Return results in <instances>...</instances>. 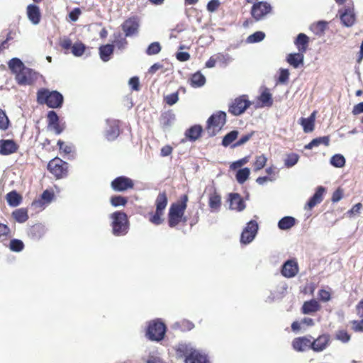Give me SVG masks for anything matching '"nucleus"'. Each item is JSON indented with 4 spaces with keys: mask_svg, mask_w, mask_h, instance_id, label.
Here are the masks:
<instances>
[{
    "mask_svg": "<svg viewBox=\"0 0 363 363\" xmlns=\"http://www.w3.org/2000/svg\"><path fill=\"white\" fill-rule=\"evenodd\" d=\"M108 128L105 132V137L109 141L116 140L120 135L119 121L114 119L106 120Z\"/></svg>",
    "mask_w": 363,
    "mask_h": 363,
    "instance_id": "16",
    "label": "nucleus"
},
{
    "mask_svg": "<svg viewBox=\"0 0 363 363\" xmlns=\"http://www.w3.org/2000/svg\"><path fill=\"white\" fill-rule=\"evenodd\" d=\"M296 224V219L291 216H285L279 220L278 227L279 229L286 230L291 228Z\"/></svg>",
    "mask_w": 363,
    "mask_h": 363,
    "instance_id": "36",
    "label": "nucleus"
},
{
    "mask_svg": "<svg viewBox=\"0 0 363 363\" xmlns=\"http://www.w3.org/2000/svg\"><path fill=\"white\" fill-rule=\"evenodd\" d=\"M230 208L233 210H236L238 211H241L245 209V204L242 197L239 194L233 193L230 194Z\"/></svg>",
    "mask_w": 363,
    "mask_h": 363,
    "instance_id": "26",
    "label": "nucleus"
},
{
    "mask_svg": "<svg viewBox=\"0 0 363 363\" xmlns=\"http://www.w3.org/2000/svg\"><path fill=\"white\" fill-rule=\"evenodd\" d=\"M128 84L135 91L140 90V82L139 78L138 77H131L129 79Z\"/></svg>",
    "mask_w": 363,
    "mask_h": 363,
    "instance_id": "63",
    "label": "nucleus"
},
{
    "mask_svg": "<svg viewBox=\"0 0 363 363\" xmlns=\"http://www.w3.org/2000/svg\"><path fill=\"white\" fill-rule=\"evenodd\" d=\"M315 112L311 113L308 118H301L299 123L302 125L305 133H311L315 128Z\"/></svg>",
    "mask_w": 363,
    "mask_h": 363,
    "instance_id": "27",
    "label": "nucleus"
},
{
    "mask_svg": "<svg viewBox=\"0 0 363 363\" xmlns=\"http://www.w3.org/2000/svg\"><path fill=\"white\" fill-rule=\"evenodd\" d=\"M167 327L160 319L150 321L147 324L145 336L151 341L159 342L164 339Z\"/></svg>",
    "mask_w": 363,
    "mask_h": 363,
    "instance_id": "5",
    "label": "nucleus"
},
{
    "mask_svg": "<svg viewBox=\"0 0 363 363\" xmlns=\"http://www.w3.org/2000/svg\"><path fill=\"white\" fill-rule=\"evenodd\" d=\"M320 145L328 146L330 145V136H323L313 139L308 144L304 146V149L311 150L314 147H318Z\"/></svg>",
    "mask_w": 363,
    "mask_h": 363,
    "instance_id": "33",
    "label": "nucleus"
},
{
    "mask_svg": "<svg viewBox=\"0 0 363 363\" xmlns=\"http://www.w3.org/2000/svg\"><path fill=\"white\" fill-rule=\"evenodd\" d=\"M26 15L32 24L38 25L40 23L42 18L41 11L35 4H30L27 6Z\"/></svg>",
    "mask_w": 363,
    "mask_h": 363,
    "instance_id": "18",
    "label": "nucleus"
},
{
    "mask_svg": "<svg viewBox=\"0 0 363 363\" xmlns=\"http://www.w3.org/2000/svg\"><path fill=\"white\" fill-rule=\"evenodd\" d=\"M16 145L10 140H0V154L7 155L16 150Z\"/></svg>",
    "mask_w": 363,
    "mask_h": 363,
    "instance_id": "29",
    "label": "nucleus"
},
{
    "mask_svg": "<svg viewBox=\"0 0 363 363\" xmlns=\"http://www.w3.org/2000/svg\"><path fill=\"white\" fill-rule=\"evenodd\" d=\"M81 14V9L79 8H74L72 11H71L69 13V18L72 21L75 22L78 20Z\"/></svg>",
    "mask_w": 363,
    "mask_h": 363,
    "instance_id": "61",
    "label": "nucleus"
},
{
    "mask_svg": "<svg viewBox=\"0 0 363 363\" xmlns=\"http://www.w3.org/2000/svg\"><path fill=\"white\" fill-rule=\"evenodd\" d=\"M175 116L171 111H166L161 114L160 118V124L163 128H167L172 125Z\"/></svg>",
    "mask_w": 363,
    "mask_h": 363,
    "instance_id": "38",
    "label": "nucleus"
},
{
    "mask_svg": "<svg viewBox=\"0 0 363 363\" xmlns=\"http://www.w3.org/2000/svg\"><path fill=\"white\" fill-rule=\"evenodd\" d=\"M168 199L165 191L160 192L155 199V212L149 213V221L155 225H159L162 223L164 219L162 216L164 211L167 206Z\"/></svg>",
    "mask_w": 363,
    "mask_h": 363,
    "instance_id": "3",
    "label": "nucleus"
},
{
    "mask_svg": "<svg viewBox=\"0 0 363 363\" xmlns=\"http://www.w3.org/2000/svg\"><path fill=\"white\" fill-rule=\"evenodd\" d=\"M37 101L39 104H45L49 108H57L62 106L64 98L57 91L42 88L37 92Z\"/></svg>",
    "mask_w": 363,
    "mask_h": 363,
    "instance_id": "2",
    "label": "nucleus"
},
{
    "mask_svg": "<svg viewBox=\"0 0 363 363\" xmlns=\"http://www.w3.org/2000/svg\"><path fill=\"white\" fill-rule=\"evenodd\" d=\"M49 127L52 128L56 134H60L65 129V123H61L60 122V120L57 122L52 123L51 124L48 125Z\"/></svg>",
    "mask_w": 363,
    "mask_h": 363,
    "instance_id": "59",
    "label": "nucleus"
},
{
    "mask_svg": "<svg viewBox=\"0 0 363 363\" xmlns=\"http://www.w3.org/2000/svg\"><path fill=\"white\" fill-rule=\"evenodd\" d=\"M352 329L355 333H363V318L360 320H354L350 322Z\"/></svg>",
    "mask_w": 363,
    "mask_h": 363,
    "instance_id": "56",
    "label": "nucleus"
},
{
    "mask_svg": "<svg viewBox=\"0 0 363 363\" xmlns=\"http://www.w3.org/2000/svg\"><path fill=\"white\" fill-rule=\"evenodd\" d=\"M8 67L11 72L16 76L18 83L23 84V62L19 58L14 57L9 60Z\"/></svg>",
    "mask_w": 363,
    "mask_h": 363,
    "instance_id": "15",
    "label": "nucleus"
},
{
    "mask_svg": "<svg viewBox=\"0 0 363 363\" xmlns=\"http://www.w3.org/2000/svg\"><path fill=\"white\" fill-rule=\"evenodd\" d=\"M179 100V93L178 91L170 94L166 96H164V101L169 106H172L175 104Z\"/></svg>",
    "mask_w": 363,
    "mask_h": 363,
    "instance_id": "55",
    "label": "nucleus"
},
{
    "mask_svg": "<svg viewBox=\"0 0 363 363\" xmlns=\"http://www.w3.org/2000/svg\"><path fill=\"white\" fill-rule=\"evenodd\" d=\"M258 99L262 103V106L271 107L273 104L272 96L268 89L261 93Z\"/></svg>",
    "mask_w": 363,
    "mask_h": 363,
    "instance_id": "37",
    "label": "nucleus"
},
{
    "mask_svg": "<svg viewBox=\"0 0 363 363\" xmlns=\"http://www.w3.org/2000/svg\"><path fill=\"white\" fill-rule=\"evenodd\" d=\"M220 5L219 0H211L207 4V10L209 12H214L218 9Z\"/></svg>",
    "mask_w": 363,
    "mask_h": 363,
    "instance_id": "62",
    "label": "nucleus"
},
{
    "mask_svg": "<svg viewBox=\"0 0 363 363\" xmlns=\"http://www.w3.org/2000/svg\"><path fill=\"white\" fill-rule=\"evenodd\" d=\"M9 249L13 252H21L23 250V242L18 239L11 240L9 244Z\"/></svg>",
    "mask_w": 363,
    "mask_h": 363,
    "instance_id": "53",
    "label": "nucleus"
},
{
    "mask_svg": "<svg viewBox=\"0 0 363 363\" xmlns=\"http://www.w3.org/2000/svg\"><path fill=\"white\" fill-rule=\"evenodd\" d=\"M208 206L212 211H218L221 206V196L214 190L208 196Z\"/></svg>",
    "mask_w": 363,
    "mask_h": 363,
    "instance_id": "31",
    "label": "nucleus"
},
{
    "mask_svg": "<svg viewBox=\"0 0 363 363\" xmlns=\"http://www.w3.org/2000/svg\"><path fill=\"white\" fill-rule=\"evenodd\" d=\"M339 13L341 22L345 26L350 27L354 25L356 16L353 9L348 7L345 9L343 11L340 10Z\"/></svg>",
    "mask_w": 363,
    "mask_h": 363,
    "instance_id": "22",
    "label": "nucleus"
},
{
    "mask_svg": "<svg viewBox=\"0 0 363 363\" xmlns=\"http://www.w3.org/2000/svg\"><path fill=\"white\" fill-rule=\"evenodd\" d=\"M257 230V222L256 220H250L247 223L246 227L241 233L240 242L243 244H248L254 240Z\"/></svg>",
    "mask_w": 363,
    "mask_h": 363,
    "instance_id": "14",
    "label": "nucleus"
},
{
    "mask_svg": "<svg viewBox=\"0 0 363 363\" xmlns=\"http://www.w3.org/2000/svg\"><path fill=\"white\" fill-rule=\"evenodd\" d=\"M226 123V113L218 111L212 114L207 121L206 131L209 136H215L219 133Z\"/></svg>",
    "mask_w": 363,
    "mask_h": 363,
    "instance_id": "6",
    "label": "nucleus"
},
{
    "mask_svg": "<svg viewBox=\"0 0 363 363\" xmlns=\"http://www.w3.org/2000/svg\"><path fill=\"white\" fill-rule=\"evenodd\" d=\"M325 192V188L323 186H318L315 194L308 200L305 206V209L311 210L317 204L320 203L323 199V194Z\"/></svg>",
    "mask_w": 363,
    "mask_h": 363,
    "instance_id": "23",
    "label": "nucleus"
},
{
    "mask_svg": "<svg viewBox=\"0 0 363 363\" xmlns=\"http://www.w3.org/2000/svg\"><path fill=\"white\" fill-rule=\"evenodd\" d=\"M6 200L9 206L16 207L20 204L21 196L16 191H13L7 194Z\"/></svg>",
    "mask_w": 363,
    "mask_h": 363,
    "instance_id": "40",
    "label": "nucleus"
},
{
    "mask_svg": "<svg viewBox=\"0 0 363 363\" xmlns=\"http://www.w3.org/2000/svg\"><path fill=\"white\" fill-rule=\"evenodd\" d=\"M114 45L111 44H106L101 45L99 48V55L101 59L104 62H107L110 60L111 55L113 53Z\"/></svg>",
    "mask_w": 363,
    "mask_h": 363,
    "instance_id": "34",
    "label": "nucleus"
},
{
    "mask_svg": "<svg viewBox=\"0 0 363 363\" xmlns=\"http://www.w3.org/2000/svg\"><path fill=\"white\" fill-rule=\"evenodd\" d=\"M247 95H241L236 97L228 106V112L233 116L242 114L251 105Z\"/></svg>",
    "mask_w": 363,
    "mask_h": 363,
    "instance_id": "10",
    "label": "nucleus"
},
{
    "mask_svg": "<svg viewBox=\"0 0 363 363\" xmlns=\"http://www.w3.org/2000/svg\"><path fill=\"white\" fill-rule=\"evenodd\" d=\"M59 119V116H57V113L54 111H50L48 113L47 115V121H48V125L51 124L52 123L57 122Z\"/></svg>",
    "mask_w": 363,
    "mask_h": 363,
    "instance_id": "64",
    "label": "nucleus"
},
{
    "mask_svg": "<svg viewBox=\"0 0 363 363\" xmlns=\"http://www.w3.org/2000/svg\"><path fill=\"white\" fill-rule=\"evenodd\" d=\"M311 336L309 337L302 336L296 337L292 341V347L297 352H303L308 349H311Z\"/></svg>",
    "mask_w": 363,
    "mask_h": 363,
    "instance_id": "20",
    "label": "nucleus"
},
{
    "mask_svg": "<svg viewBox=\"0 0 363 363\" xmlns=\"http://www.w3.org/2000/svg\"><path fill=\"white\" fill-rule=\"evenodd\" d=\"M176 325L183 332L189 331L194 328V323L188 320H182L177 323Z\"/></svg>",
    "mask_w": 363,
    "mask_h": 363,
    "instance_id": "48",
    "label": "nucleus"
},
{
    "mask_svg": "<svg viewBox=\"0 0 363 363\" xmlns=\"http://www.w3.org/2000/svg\"><path fill=\"white\" fill-rule=\"evenodd\" d=\"M330 164L335 167H342L345 164V159L340 154L333 155L330 159Z\"/></svg>",
    "mask_w": 363,
    "mask_h": 363,
    "instance_id": "46",
    "label": "nucleus"
},
{
    "mask_svg": "<svg viewBox=\"0 0 363 363\" xmlns=\"http://www.w3.org/2000/svg\"><path fill=\"white\" fill-rule=\"evenodd\" d=\"M188 201L189 196L185 194L181 195L176 202L171 204L167 215L168 225L170 228H175L181 222H186V217L184 216V213Z\"/></svg>",
    "mask_w": 363,
    "mask_h": 363,
    "instance_id": "1",
    "label": "nucleus"
},
{
    "mask_svg": "<svg viewBox=\"0 0 363 363\" xmlns=\"http://www.w3.org/2000/svg\"><path fill=\"white\" fill-rule=\"evenodd\" d=\"M335 339L342 343H347L351 339V335L345 329L338 330L335 333Z\"/></svg>",
    "mask_w": 363,
    "mask_h": 363,
    "instance_id": "45",
    "label": "nucleus"
},
{
    "mask_svg": "<svg viewBox=\"0 0 363 363\" xmlns=\"http://www.w3.org/2000/svg\"><path fill=\"white\" fill-rule=\"evenodd\" d=\"M57 145L59 146L60 152L64 153L65 155H69L72 152V147L65 144L63 141L60 140H58Z\"/></svg>",
    "mask_w": 363,
    "mask_h": 363,
    "instance_id": "57",
    "label": "nucleus"
},
{
    "mask_svg": "<svg viewBox=\"0 0 363 363\" xmlns=\"http://www.w3.org/2000/svg\"><path fill=\"white\" fill-rule=\"evenodd\" d=\"M177 354L185 357V363H208L207 357L199 351L188 349L185 345L179 347L177 350Z\"/></svg>",
    "mask_w": 363,
    "mask_h": 363,
    "instance_id": "9",
    "label": "nucleus"
},
{
    "mask_svg": "<svg viewBox=\"0 0 363 363\" xmlns=\"http://www.w3.org/2000/svg\"><path fill=\"white\" fill-rule=\"evenodd\" d=\"M267 162V157L262 154L255 157V160L253 163L254 171L257 172L264 167Z\"/></svg>",
    "mask_w": 363,
    "mask_h": 363,
    "instance_id": "41",
    "label": "nucleus"
},
{
    "mask_svg": "<svg viewBox=\"0 0 363 363\" xmlns=\"http://www.w3.org/2000/svg\"><path fill=\"white\" fill-rule=\"evenodd\" d=\"M330 335H320L316 339L311 341V350L315 352H322L328 347L330 344Z\"/></svg>",
    "mask_w": 363,
    "mask_h": 363,
    "instance_id": "17",
    "label": "nucleus"
},
{
    "mask_svg": "<svg viewBox=\"0 0 363 363\" xmlns=\"http://www.w3.org/2000/svg\"><path fill=\"white\" fill-rule=\"evenodd\" d=\"M206 83L205 77L200 72H197L191 75L190 79V85L194 88L201 87Z\"/></svg>",
    "mask_w": 363,
    "mask_h": 363,
    "instance_id": "35",
    "label": "nucleus"
},
{
    "mask_svg": "<svg viewBox=\"0 0 363 363\" xmlns=\"http://www.w3.org/2000/svg\"><path fill=\"white\" fill-rule=\"evenodd\" d=\"M133 180L125 176H120L115 178L111 183L112 189L117 192L125 191L134 188Z\"/></svg>",
    "mask_w": 363,
    "mask_h": 363,
    "instance_id": "13",
    "label": "nucleus"
},
{
    "mask_svg": "<svg viewBox=\"0 0 363 363\" xmlns=\"http://www.w3.org/2000/svg\"><path fill=\"white\" fill-rule=\"evenodd\" d=\"M55 199V194L52 188L47 189L38 199L34 200L28 210L35 213H39L43 211L49 206Z\"/></svg>",
    "mask_w": 363,
    "mask_h": 363,
    "instance_id": "8",
    "label": "nucleus"
},
{
    "mask_svg": "<svg viewBox=\"0 0 363 363\" xmlns=\"http://www.w3.org/2000/svg\"><path fill=\"white\" fill-rule=\"evenodd\" d=\"M281 274L286 278L294 277L298 272V265L294 259L287 260L282 266Z\"/></svg>",
    "mask_w": 363,
    "mask_h": 363,
    "instance_id": "19",
    "label": "nucleus"
},
{
    "mask_svg": "<svg viewBox=\"0 0 363 363\" xmlns=\"http://www.w3.org/2000/svg\"><path fill=\"white\" fill-rule=\"evenodd\" d=\"M304 55L303 53L298 51L296 53H290L286 57L287 62L293 66L294 68L298 67L303 63Z\"/></svg>",
    "mask_w": 363,
    "mask_h": 363,
    "instance_id": "30",
    "label": "nucleus"
},
{
    "mask_svg": "<svg viewBox=\"0 0 363 363\" xmlns=\"http://www.w3.org/2000/svg\"><path fill=\"white\" fill-rule=\"evenodd\" d=\"M318 296L320 301L323 302L329 301L331 299V294L325 289H320Z\"/></svg>",
    "mask_w": 363,
    "mask_h": 363,
    "instance_id": "60",
    "label": "nucleus"
},
{
    "mask_svg": "<svg viewBox=\"0 0 363 363\" xmlns=\"http://www.w3.org/2000/svg\"><path fill=\"white\" fill-rule=\"evenodd\" d=\"M254 134L255 131H252L246 135L241 136L240 138L232 145V147H236L244 145L252 138Z\"/></svg>",
    "mask_w": 363,
    "mask_h": 363,
    "instance_id": "54",
    "label": "nucleus"
},
{
    "mask_svg": "<svg viewBox=\"0 0 363 363\" xmlns=\"http://www.w3.org/2000/svg\"><path fill=\"white\" fill-rule=\"evenodd\" d=\"M321 309V306L315 299L305 301L301 307L303 314H313Z\"/></svg>",
    "mask_w": 363,
    "mask_h": 363,
    "instance_id": "25",
    "label": "nucleus"
},
{
    "mask_svg": "<svg viewBox=\"0 0 363 363\" xmlns=\"http://www.w3.org/2000/svg\"><path fill=\"white\" fill-rule=\"evenodd\" d=\"M45 228L42 224L38 223L31 226L28 231V235L31 239L37 240L40 238L45 233Z\"/></svg>",
    "mask_w": 363,
    "mask_h": 363,
    "instance_id": "32",
    "label": "nucleus"
},
{
    "mask_svg": "<svg viewBox=\"0 0 363 363\" xmlns=\"http://www.w3.org/2000/svg\"><path fill=\"white\" fill-rule=\"evenodd\" d=\"M161 45L158 42H154L149 45L146 50V53L148 55H157L161 51Z\"/></svg>",
    "mask_w": 363,
    "mask_h": 363,
    "instance_id": "51",
    "label": "nucleus"
},
{
    "mask_svg": "<svg viewBox=\"0 0 363 363\" xmlns=\"http://www.w3.org/2000/svg\"><path fill=\"white\" fill-rule=\"evenodd\" d=\"M294 44L299 52L304 53L308 47L309 38L304 33H299L294 40Z\"/></svg>",
    "mask_w": 363,
    "mask_h": 363,
    "instance_id": "28",
    "label": "nucleus"
},
{
    "mask_svg": "<svg viewBox=\"0 0 363 363\" xmlns=\"http://www.w3.org/2000/svg\"><path fill=\"white\" fill-rule=\"evenodd\" d=\"M250 174V169L245 167L239 169L236 173V179L239 184H243L249 178Z\"/></svg>",
    "mask_w": 363,
    "mask_h": 363,
    "instance_id": "44",
    "label": "nucleus"
},
{
    "mask_svg": "<svg viewBox=\"0 0 363 363\" xmlns=\"http://www.w3.org/2000/svg\"><path fill=\"white\" fill-rule=\"evenodd\" d=\"M328 23L326 21H320L313 23L311 26V30L317 35H322L327 28Z\"/></svg>",
    "mask_w": 363,
    "mask_h": 363,
    "instance_id": "39",
    "label": "nucleus"
},
{
    "mask_svg": "<svg viewBox=\"0 0 363 363\" xmlns=\"http://www.w3.org/2000/svg\"><path fill=\"white\" fill-rule=\"evenodd\" d=\"M110 202L113 206H125L128 203L127 198L122 196H113L111 198Z\"/></svg>",
    "mask_w": 363,
    "mask_h": 363,
    "instance_id": "49",
    "label": "nucleus"
},
{
    "mask_svg": "<svg viewBox=\"0 0 363 363\" xmlns=\"http://www.w3.org/2000/svg\"><path fill=\"white\" fill-rule=\"evenodd\" d=\"M121 26L125 33V37L135 35L139 31L140 18L137 16H130L125 20Z\"/></svg>",
    "mask_w": 363,
    "mask_h": 363,
    "instance_id": "12",
    "label": "nucleus"
},
{
    "mask_svg": "<svg viewBox=\"0 0 363 363\" xmlns=\"http://www.w3.org/2000/svg\"><path fill=\"white\" fill-rule=\"evenodd\" d=\"M203 128L200 125H194L186 129L184 135L187 140L194 142L197 140L202 134Z\"/></svg>",
    "mask_w": 363,
    "mask_h": 363,
    "instance_id": "24",
    "label": "nucleus"
},
{
    "mask_svg": "<svg viewBox=\"0 0 363 363\" xmlns=\"http://www.w3.org/2000/svg\"><path fill=\"white\" fill-rule=\"evenodd\" d=\"M47 169L56 179H61L68 176L69 164L56 157L48 162Z\"/></svg>",
    "mask_w": 363,
    "mask_h": 363,
    "instance_id": "7",
    "label": "nucleus"
},
{
    "mask_svg": "<svg viewBox=\"0 0 363 363\" xmlns=\"http://www.w3.org/2000/svg\"><path fill=\"white\" fill-rule=\"evenodd\" d=\"M9 121L6 113L0 109V129L6 130L9 126Z\"/></svg>",
    "mask_w": 363,
    "mask_h": 363,
    "instance_id": "58",
    "label": "nucleus"
},
{
    "mask_svg": "<svg viewBox=\"0 0 363 363\" xmlns=\"http://www.w3.org/2000/svg\"><path fill=\"white\" fill-rule=\"evenodd\" d=\"M272 11V7L267 1H261L255 3L250 10L252 17L257 21L262 20Z\"/></svg>",
    "mask_w": 363,
    "mask_h": 363,
    "instance_id": "11",
    "label": "nucleus"
},
{
    "mask_svg": "<svg viewBox=\"0 0 363 363\" xmlns=\"http://www.w3.org/2000/svg\"><path fill=\"white\" fill-rule=\"evenodd\" d=\"M86 47L84 44L82 43H74L72 47V53L77 57L82 56L84 51H85Z\"/></svg>",
    "mask_w": 363,
    "mask_h": 363,
    "instance_id": "50",
    "label": "nucleus"
},
{
    "mask_svg": "<svg viewBox=\"0 0 363 363\" xmlns=\"http://www.w3.org/2000/svg\"><path fill=\"white\" fill-rule=\"evenodd\" d=\"M265 37L264 33L257 31L248 36L247 41L250 43H255L262 41Z\"/></svg>",
    "mask_w": 363,
    "mask_h": 363,
    "instance_id": "52",
    "label": "nucleus"
},
{
    "mask_svg": "<svg viewBox=\"0 0 363 363\" xmlns=\"http://www.w3.org/2000/svg\"><path fill=\"white\" fill-rule=\"evenodd\" d=\"M43 79V75L24 66V84L35 85Z\"/></svg>",
    "mask_w": 363,
    "mask_h": 363,
    "instance_id": "21",
    "label": "nucleus"
},
{
    "mask_svg": "<svg viewBox=\"0 0 363 363\" xmlns=\"http://www.w3.org/2000/svg\"><path fill=\"white\" fill-rule=\"evenodd\" d=\"M113 234L116 236L125 235L129 228V222L126 213L116 211L111 215Z\"/></svg>",
    "mask_w": 363,
    "mask_h": 363,
    "instance_id": "4",
    "label": "nucleus"
},
{
    "mask_svg": "<svg viewBox=\"0 0 363 363\" xmlns=\"http://www.w3.org/2000/svg\"><path fill=\"white\" fill-rule=\"evenodd\" d=\"M113 37L114 40L113 41L112 45H113L120 50L124 49L128 44L125 38H123L121 33H114Z\"/></svg>",
    "mask_w": 363,
    "mask_h": 363,
    "instance_id": "43",
    "label": "nucleus"
},
{
    "mask_svg": "<svg viewBox=\"0 0 363 363\" xmlns=\"http://www.w3.org/2000/svg\"><path fill=\"white\" fill-rule=\"evenodd\" d=\"M239 135V132L238 130H232L230 133H227L223 138L222 145L224 147L229 146L233 142H234Z\"/></svg>",
    "mask_w": 363,
    "mask_h": 363,
    "instance_id": "42",
    "label": "nucleus"
},
{
    "mask_svg": "<svg viewBox=\"0 0 363 363\" xmlns=\"http://www.w3.org/2000/svg\"><path fill=\"white\" fill-rule=\"evenodd\" d=\"M299 156L296 153H290L286 155V157L284 160V165L288 167H292L294 166L298 161Z\"/></svg>",
    "mask_w": 363,
    "mask_h": 363,
    "instance_id": "47",
    "label": "nucleus"
}]
</instances>
